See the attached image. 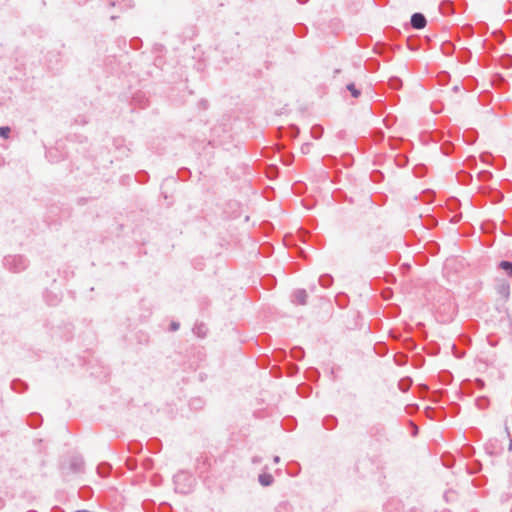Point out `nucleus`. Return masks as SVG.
Instances as JSON below:
<instances>
[{"label":"nucleus","mask_w":512,"mask_h":512,"mask_svg":"<svg viewBox=\"0 0 512 512\" xmlns=\"http://www.w3.org/2000/svg\"><path fill=\"white\" fill-rule=\"evenodd\" d=\"M301 152L303 154H308L310 152V144L309 143H304L302 146H301Z\"/></svg>","instance_id":"f8f14e48"},{"label":"nucleus","mask_w":512,"mask_h":512,"mask_svg":"<svg viewBox=\"0 0 512 512\" xmlns=\"http://www.w3.org/2000/svg\"><path fill=\"white\" fill-rule=\"evenodd\" d=\"M347 90L350 91L351 95L354 97V98H358L361 94L360 90H358L356 88V86L354 85V83H349L347 86H346Z\"/></svg>","instance_id":"0eeeda50"},{"label":"nucleus","mask_w":512,"mask_h":512,"mask_svg":"<svg viewBox=\"0 0 512 512\" xmlns=\"http://www.w3.org/2000/svg\"><path fill=\"white\" fill-rule=\"evenodd\" d=\"M178 328H179V324L178 323H175V322L171 323V330L172 331H176Z\"/></svg>","instance_id":"2eb2a0df"},{"label":"nucleus","mask_w":512,"mask_h":512,"mask_svg":"<svg viewBox=\"0 0 512 512\" xmlns=\"http://www.w3.org/2000/svg\"><path fill=\"white\" fill-rule=\"evenodd\" d=\"M322 129L320 127H313L311 129V134L315 139H318L321 136Z\"/></svg>","instance_id":"1a4fd4ad"},{"label":"nucleus","mask_w":512,"mask_h":512,"mask_svg":"<svg viewBox=\"0 0 512 512\" xmlns=\"http://www.w3.org/2000/svg\"><path fill=\"white\" fill-rule=\"evenodd\" d=\"M307 292L303 289L297 290L294 292V299L298 304L304 305L307 300Z\"/></svg>","instance_id":"7ed1b4c3"},{"label":"nucleus","mask_w":512,"mask_h":512,"mask_svg":"<svg viewBox=\"0 0 512 512\" xmlns=\"http://www.w3.org/2000/svg\"><path fill=\"white\" fill-rule=\"evenodd\" d=\"M258 480L262 486H269L273 483L274 479L271 474L263 473L259 475Z\"/></svg>","instance_id":"20e7f679"},{"label":"nucleus","mask_w":512,"mask_h":512,"mask_svg":"<svg viewBox=\"0 0 512 512\" xmlns=\"http://www.w3.org/2000/svg\"><path fill=\"white\" fill-rule=\"evenodd\" d=\"M203 328H204L203 326H199V327L197 328V333H198L199 335H200V333L205 334V331H202V330H203Z\"/></svg>","instance_id":"dca6fc26"},{"label":"nucleus","mask_w":512,"mask_h":512,"mask_svg":"<svg viewBox=\"0 0 512 512\" xmlns=\"http://www.w3.org/2000/svg\"><path fill=\"white\" fill-rule=\"evenodd\" d=\"M73 466H74L75 470H77V471L81 470V468L83 466L82 460L81 459H77L75 461V463L73 464Z\"/></svg>","instance_id":"ddd939ff"},{"label":"nucleus","mask_w":512,"mask_h":512,"mask_svg":"<svg viewBox=\"0 0 512 512\" xmlns=\"http://www.w3.org/2000/svg\"><path fill=\"white\" fill-rule=\"evenodd\" d=\"M426 23V18L422 13H414L411 17V26L414 29H423Z\"/></svg>","instance_id":"f03ea898"},{"label":"nucleus","mask_w":512,"mask_h":512,"mask_svg":"<svg viewBox=\"0 0 512 512\" xmlns=\"http://www.w3.org/2000/svg\"><path fill=\"white\" fill-rule=\"evenodd\" d=\"M292 355L294 358H301L303 355V351L301 348L296 347L292 350Z\"/></svg>","instance_id":"9d476101"},{"label":"nucleus","mask_w":512,"mask_h":512,"mask_svg":"<svg viewBox=\"0 0 512 512\" xmlns=\"http://www.w3.org/2000/svg\"><path fill=\"white\" fill-rule=\"evenodd\" d=\"M274 463H279L280 461V458L279 456H275L274 459H273Z\"/></svg>","instance_id":"a211bd4d"},{"label":"nucleus","mask_w":512,"mask_h":512,"mask_svg":"<svg viewBox=\"0 0 512 512\" xmlns=\"http://www.w3.org/2000/svg\"><path fill=\"white\" fill-rule=\"evenodd\" d=\"M408 386H409V385H408V384H406V383H404V381H401V382L399 383V387H400V389H401L402 391H406V390L408 389Z\"/></svg>","instance_id":"4468645a"},{"label":"nucleus","mask_w":512,"mask_h":512,"mask_svg":"<svg viewBox=\"0 0 512 512\" xmlns=\"http://www.w3.org/2000/svg\"><path fill=\"white\" fill-rule=\"evenodd\" d=\"M10 132H11L10 127H8V126L0 127V137L7 139L9 137Z\"/></svg>","instance_id":"6e6552de"},{"label":"nucleus","mask_w":512,"mask_h":512,"mask_svg":"<svg viewBox=\"0 0 512 512\" xmlns=\"http://www.w3.org/2000/svg\"><path fill=\"white\" fill-rule=\"evenodd\" d=\"M203 328H204L203 326H199V327L197 328V333H198L199 335H200V333L205 334V331H202V330H203Z\"/></svg>","instance_id":"f3484780"},{"label":"nucleus","mask_w":512,"mask_h":512,"mask_svg":"<svg viewBox=\"0 0 512 512\" xmlns=\"http://www.w3.org/2000/svg\"><path fill=\"white\" fill-rule=\"evenodd\" d=\"M258 461H259V460H258V458H256V457L253 459V462H254V463H257Z\"/></svg>","instance_id":"aec40b11"},{"label":"nucleus","mask_w":512,"mask_h":512,"mask_svg":"<svg viewBox=\"0 0 512 512\" xmlns=\"http://www.w3.org/2000/svg\"><path fill=\"white\" fill-rule=\"evenodd\" d=\"M332 277L330 275H322L319 278V283L323 287H329L332 284Z\"/></svg>","instance_id":"423d86ee"},{"label":"nucleus","mask_w":512,"mask_h":512,"mask_svg":"<svg viewBox=\"0 0 512 512\" xmlns=\"http://www.w3.org/2000/svg\"><path fill=\"white\" fill-rule=\"evenodd\" d=\"M499 292L501 294H503L505 297H508L509 295V285H502L500 288H499Z\"/></svg>","instance_id":"9b49d317"},{"label":"nucleus","mask_w":512,"mask_h":512,"mask_svg":"<svg viewBox=\"0 0 512 512\" xmlns=\"http://www.w3.org/2000/svg\"><path fill=\"white\" fill-rule=\"evenodd\" d=\"M511 449H512V440L509 439V450H511Z\"/></svg>","instance_id":"6ab92c4d"},{"label":"nucleus","mask_w":512,"mask_h":512,"mask_svg":"<svg viewBox=\"0 0 512 512\" xmlns=\"http://www.w3.org/2000/svg\"><path fill=\"white\" fill-rule=\"evenodd\" d=\"M499 267L501 269H503L508 276H510L512 278V262H509V261H501L499 263Z\"/></svg>","instance_id":"39448f33"},{"label":"nucleus","mask_w":512,"mask_h":512,"mask_svg":"<svg viewBox=\"0 0 512 512\" xmlns=\"http://www.w3.org/2000/svg\"><path fill=\"white\" fill-rule=\"evenodd\" d=\"M5 265L14 272H20L26 268V259L22 256H9L5 258Z\"/></svg>","instance_id":"f257e3e1"}]
</instances>
